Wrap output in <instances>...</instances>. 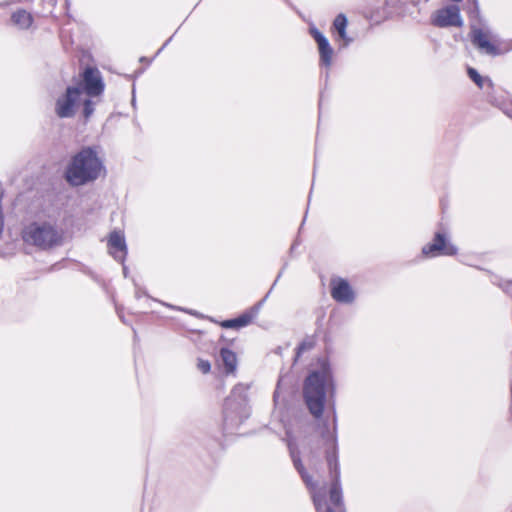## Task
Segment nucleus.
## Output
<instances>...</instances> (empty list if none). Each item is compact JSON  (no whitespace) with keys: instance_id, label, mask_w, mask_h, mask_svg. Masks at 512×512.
<instances>
[{"instance_id":"18","label":"nucleus","mask_w":512,"mask_h":512,"mask_svg":"<svg viewBox=\"0 0 512 512\" xmlns=\"http://www.w3.org/2000/svg\"><path fill=\"white\" fill-rule=\"evenodd\" d=\"M197 367L202 373L206 374L210 371L211 365L207 360L199 359Z\"/></svg>"},{"instance_id":"14","label":"nucleus","mask_w":512,"mask_h":512,"mask_svg":"<svg viewBox=\"0 0 512 512\" xmlns=\"http://www.w3.org/2000/svg\"><path fill=\"white\" fill-rule=\"evenodd\" d=\"M333 26L334 29L338 32L339 37L344 41V45L346 46L350 42V39L346 37V17L342 14L338 15L334 20Z\"/></svg>"},{"instance_id":"15","label":"nucleus","mask_w":512,"mask_h":512,"mask_svg":"<svg viewBox=\"0 0 512 512\" xmlns=\"http://www.w3.org/2000/svg\"><path fill=\"white\" fill-rule=\"evenodd\" d=\"M221 358L227 372H233L236 368L237 359L234 352L228 349L221 350Z\"/></svg>"},{"instance_id":"9","label":"nucleus","mask_w":512,"mask_h":512,"mask_svg":"<svg viewBox=\"0 0 512 512\" xmlns=\"http://www.w3.org/2000/svg\"><path fill=\"white\" fill-rule=\"evenodd\" d=\"M85 94L87 96H97L103 91V83L99 71L88 68L84 72Z\"/></svg>"},{"instance_id":"6","label":"nucleus","mask_w":512,"mask_h":512,"mask_svg":"<svg viewBox=\"0 0 512 512\" xmlns=\"http://www.w3.org/2000/svg\"><path fill=\"white\" fill-rule=\"evenodd\" d=\"M422 253L427 257H434L436 255H454L456 248L438 233L435 236L432 244L426 245L422 249Z\"/></svg>"},{"instance_id":"20","label":"nucleus","mask_w":512,"mask_h":512,"mask_svg":"<svg viewBox=\"0 0 512 512\" xmlns=\"http://www.w3.org/2000/svg\"><path fill=\"white\" fill-rule=\"evenodd\" d=\"M303 349H304V345H302V346L299 348V352H301Z\"/></svg>"},{"instance_id":"2","label":"nucleus","mask_w":512,"mask_h":512,"mask_svg":"<svg viewBox=\"0 0 512 512\" xmlns=\"http://www.w3.org/2000/svg\"><path fill=\"white\" fill-rule=\"evenodd\" d=\"M332 380L328 365L323 362L318 371L311 372L305 380L303 395L310 413L319 418L324 408L326 391L331 387Z\"/></svg>"},{"instance_id":"3","label":"nucleus","mask_w":512,"mask_h":512,"mask_svg":"<svg viewBox=\"0 0 512 512\" xmlns=\"http://www.w3.org/2000/svg\"><path fill=\"white\" fill-rule=\"evenodd\" d=\"M23 240L30 245L48 249L62 242V233L47 222H34L27 225L22 232Z\"/></svg>"},{"instance_id":"10","label":"nucleus","mask_w":512,"mask_h":512,"mask_svg":"<svg viewBox=\"0 0 512 512\" xmlns=\"http://www.w3.org/2000/svg\"><path fill=\"white\" fill-rule=\"evenodd\" d=\"M313 500L318 512H343L342 507L340 505L341 492L337 483H335L330 490V501L334 505V508L327 507L323 509L321 504V497L317 493L313 494Z\"/></svg>"},{"instance_id":"4","label":"nucleus","mask_w":512,"mask_h":512,"mask_svg":"<svg viewBox=\"0 0 512 512\" xmlns=\"http://www.w3.org/2000/svg\"><path fill=\"white\" fill-rule=\"evenodd\" d=\"M82 105L85 117H89L93 112L91 102L84 95L82 84H79L68 87L66 92L57 98L55 112L61 118L72 117Z\"/></svg>"},{"instance_id":"7","label":"nucleus","mask_w":512,"mask_h":512,"mask_svg":"<svg viewBox=\"0 0 512 512\" xmlns=\"http://www.w3.org/2000/svg\"><path fill=\"white\" fill-rule=\"evenodd\" d=\"M126 242L123 232L113 231L108 237V251L114 259L123 261L126 255Z\"/></svg>"},{"instance_id":"17","label":"nucleus","mask_w":512,"mask_h":512,"mask_svg":"<svg viewBox=\"0 0 512 512\" xmlns=\"http://www.w3.org/2000/svg\"><path fill=\"white\" fill-rule=\"evenodd\" d=\"M248 322H249V318L248 317H241V318H238V319L226 321L224 323V326L225 327H242V326L247 325Z\"/></svg>"},{"instance_id":"12","label":"nucleus","mask_w":512,"mask_h":512,"mask_svg":"<svg viewBox=\"0 0 512 512\" xmlns=\"http://www.w3.org/2000/svg\"><path fill=\"white\" fill-rule=\"evenodd\" d=\"M311 33L316 40L320 52L321 60L329 65L332 60L333 50L329 45L328 40L317 30H311Z\"/></svg>"},{"instance_id":"19","label":"nucleus","mask_w":512,"mask_h":512,"mask_svg":"<svg viewBox=\"0 0 512 512\" xmlns=\"http://www.w3.org/2000/svg\"><path fill=\"white\" fill-rule=\"evenodd\" d=\"M279 399H280V383H278L277 388L274 392L273 400L275 405H279Z\"/></svg>"},{"instance_id":"5","label":"nucleus","mask_w":512,"mask_h":512,"mask_svg":"<svg viewBox=\"0 0 512 512\" xmlns=\"http://www.w3.org/2000/svg\"><path fill=\"white\" fill-rule=\"evenodd\" d=\"M433 23L440 27L462 26L463 20L457 6H449L435 12Z\"/></svg>"},{"instance_id":"1","label":"nucleus","mask_w":512,"mask_h":512,"mask_svg":"<svg viewBox=\"0 0 512 512\" xmlns=\"http://www.w3.org/2000/svg\"><path fill=\"white\" fill-rule=\"evenodd\" d=\"M102 170L103 165L96 151L85 148L72 157L67 165L65 178L71 185L80 186L96 180Z\"/></svg>"},{"instance_id":"16","label":"nucleus","mask_w":512,"mask_h":512,"mask_svg":"<svg viewBox=\"0 0 512 512\" xmlns=\"http://www.w3.org/2000/svg\"><path fill=\"white\" fill-rule=\"evenodd\" d=\"M468 75L469 77L477 84L478 87L482 88L485 84V82L490 84V80L487 78L482 77L475 69L469 68L468 69Z\"/></svg>"},{"instance_id":"13","label":"nucleus","mask_w":512,"mask_h":512,"mask_svg":"<svg viewBox=\"0 0 512 512\" xmlns=\"http://www.w3.org/2000/svg\"><path fill=\"white\" fill-rule=\"evenodd\" d=\"M12 22L22 29L28 28L32 24V16L25 10H19L13 13Z\"/></svg>"},{"instance_id":"8","label":"nucleus","mask_w":512,"mask_h":512,"mask_svg":"<svg viewBox=\"0 0 512 512\" xmlns=\"http://www.w3.org/2000/svg\"><path fill=\"white\" fill-rule=\"evenodd\" d=\"M473 43L484 53L495 55L497 48L494 44L493 36L489 31L473 28Z\"/></svg>"},{"instance_id":"11","label":"nucleus","mask_w":512,"mask_h":512,"mask_svg":"<svg viewBox=\"0 0 512 512\" xmlns=\"http://www.w3.org/2000/svg\"><path fill=\"white\" fill-rule=\"evenodd\" d=\"M332 296L339 302H350L353 299V292L349 284L342 279H335L331 283Z\"/></svg>"}]
</instances>
